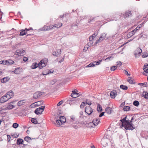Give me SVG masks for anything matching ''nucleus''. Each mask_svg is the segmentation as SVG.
I'll return each mask as SVG.
<instances>
[{"mask_svg":"<svg viewBox=\"0 0 148 148\" xmlns=\"http://www.w3.org/2000/svg\"><path fill=\"white\" fill-rule=\"evenodd\" d=\"M130 117H132V116L127 115L125 118L120 120V121L122 123V125L121 126L124 127V126L125 125H127V124H129V121L130 120L129 119H130Z\"/></svg>","mask_w":148,"mask_h":148,"instance_id":"1","label":"nucleus"},{"mask_svg":"<svg viewBox=\"0 0 148 148\" xmlns=\"http://www.w3.org/2000/svg\"><path fill=\"white\" fill-rule=\"evenodd\" d=\"M131 117V119L129 121V123L127 124V125H125L124 126V128L126 130H132L135 128L134 125L132 123L134 120L133 118L132 117Z\"/></svg>","mask_w":148,"mask_h":148,"instance_id":"2","label":"nucleus"},{"mask_svg":"<svg viewBox=\"0 0 148 148\" xmlns=\"http://www.w3.org/2000/svg\"><path fill=\"white\" fill-rule=\"evenodd\" d=\"M45 108V106H42L40 107L37 108L34 111V112L36 114H41Z\"/></svg>","mask_w":148,"mask_h":148,"instance_id":"3","label":"nucleus"},{"mask_svg":"<svg viewBox=\"0 0 148 148\" xmlns=\"http://www.w3.org/2000/svg\"><path fill=\"white\" fill-rule=\"evenodd\" d=\"M85 112L86 113H87L88 115H90L93 112V110L90 106L86 107L85 109Z\"/></svg>","mask_w":148,"mask_h":148,"instance_id":"4","label":"nucleus"},{"mask_svg":"<svg viewBox=\"0 0 148 148\" xmlns=\"http://www.w3.org/2000/svg\"><path fill=\"white\" fill-rule=\"evenodd\" d=\"M43 92L40 91H37L34 93L33 95V97L34 99H36L40 97L42 95Z\"/></svg>","mask_w":148,"mask_h":148,"instance_id":"5","label":"nucleus"},{"mask_svg":"<svg viewBox=\"0 0 148 148\" xmlns=\"http://www.w3.org/2000/svg\"><path fill=\"white\" fill-rule=\"evenodd\" d=\"M9 99L7 97V96L5 94L4 96L1 97L0 99V103H3L5 102L8 101Z\"/></svg>","mask_w":148,"mask_h":148,"instance_id":"6","label":"nucleus"},{"mask_svg":"<svg viewBox=\"0 0 148 148\" xmlns=\"http://www.w3.org/2000/svg\"><path fill=\"white\" fill-rule=\"evenodd\" d=\"M46 62L43 60H41L39 64V68L40 69H42L46 65Z\"/></svg>","mask_w":148,"mask_h":148,"instance_id":"7","label":"nucleus"},{"mask_svg":"<svg viewBox=\"0 0 148 148\" xmlns=\"http://www.w3.org/2000/svg\"><path fill=\"white\" fill-rule=\"evenodd\" d=\"M5 95L7 96L8 99H10L14 96V93L11 90L8 92Z\"/></svg>","mask_w":148,"mask_h":148,"instance_id":"8","label":"nucleus"},{"mask_svg":"<svg viewBox=\"0 0 148 148\" xmlns=\"http://www.w3.org/2000/svg\"><path fill=\"white\" fill-rule=\"evenodd\" d=\"M142 52L141 49L140 48H138L136 50V52L135 53V56L136 58H137L140 56Z\"/></svg>","mask_w":148,"mask_h":148,"instance_id":"9","label":"nucleus"},{"mask_svg":"<svg viewBox=\"0 0 148 148\" xmlns=\"http://www.w3.org/2000/svg\"><path fill=\"white\" fill-rule=\"evenodd\" d=\"M117 95V92L116 90L112 91L110 93V96L111 98H114Z\"/></svg>","mask_w":148,"mask_h":148,"instance_id":"10","label":"nucleus"},{"mask_svg":"<svg viewBox=\"0 0 148 148\" xmlns=\"http://www.w3.org/2000/svg\"><path fill=\"white\" fill-rule=\"evenodd\" d=\"M99 122L100 121L99 120V119H96L95 120H93L92 122H90V124H92L93 123V124H94L96 126L99 124Z\"/></svg>","mask_w":148,"mask_h":148,"instance_id":"11","label":"nucleus"},{"mask_svg":"<svg viewBox=\"0 0 148 148\" xmlns=\"http://www.w3.org/2000/svg\"><path fill=\"white\" fill-rule=\"evenodd\" d=\"M21 51H23V49H20L16 50L15 53V55L18 56H22Z\"/></svg>","mask_w":148,"mask_h":148,"instance_id":"12","label":"nucleus"},{"mask_svg":"<svg viewBox=\"0 0 148 148\" xmlns=\"http://www.w3.org/2000/svg\"><path fill=\"white\" fill-rule=\"evenodd\" d=\"M127 81L131 84H134L135 83V80L132 77H128L127 79Z\"/></svg>","mask_w":148,"mask_h":148,"instance_id":"13","label":"nucleus"},{"mask_svg":"<svg viewBox=\"0 0 148 148\" xmlns=\"http://www.w3.org/2000/svg\"><path fill=\"white\" fill-rule=\"evenodd\" d=\"M39 64H38L36 62H34L32 65L31 66V68L32 69H35L37 67H39Z\"/></svg>","mask_w":148,"mask_h":148,"instance_id":"14","label":"nucleus"},{"mask_svg":"<svg viewBox=\"0 0 148 148\" xmlns=\"http://www.w3.org/2000/svg\"><path fill=\"white\" fill-rule=\"evenodd\" d=\"M23 140L21 138H18L17 139L16 141V144L17 145H19L21 144H23L24 143Z\"/></svg>","mask_w":148,"mask_h":148,"instance_id":"15","label":"nucleus"},{"mask_svg":"<svg viewBox=\"0 0 148 148\" xmlns=\"http://www.w3.org/2000/svg\"><path fill=\"white\" fill-rule=\"evenodd\" d=\"M131 15L132 13H131V11H129L128 12H126L125 13V14L123 15V16L124 18H126L129 17Z\"/></svg>","mask_w":148,"mask_h":148,"instance_id":"16","label":"nucleus"},{"mask_svg":"<svg viewBox=\"0 0 148 148\" xmlns=\"http://www.w3.org/2000/svg\"><path fill=\"white\" fill-rule=\"evenodd\" d=\"M10 79V78L8 77H4L1 79V82L3 83H5L8 81Z\"/></svg>","mask_w":148,"mask_h":148,"instance_id":"17","label":"nucleus"},{"mask_svg":"<svg viewBox=\"0 0 148 148\" xmlns=\"http://www.w3.org/2000/svg\"><path fill=\"white\" fill-rule=\"evenodd\" d=\"M111 134V132L110 131L108 130L106 132L104 137L106 136V138H109Z\"/></svg>","mask_w":148,"mask_h":148,"instance_id":"18","label":"nucleus"},{"mask_svg":"<svg viewBox=\"0 0 148 148\" xmlns=\"http://www.w3.org/2000/svg\"><path fill=\"white\" fill-rule=\"evenodd\" d=\"M79 95V94L78 93L73 92L71 94V96L73 98H76Z\"/></svg>","mask_w":148,"mask_h":148,"instance_id":"19","label":"nucleus"},{"mask_svg":"<svg viewBox=\"0 0 148 148\" xmlns=\"http://www.w3.org/2000/svg\"><path fill=\"white\" fill-rule=\"evenodd\" d=\"M59 119L62 121V122H63V123L66 122V118L64 116H60L59 117Z\"/></svg>","mask_w":148,"mask_h":148,"instance_id":"20","label":"nucleus"},{"mask_svg":"<svg viewBox=\"0 0 148 148\" xmlns=\"http://www.w3.org/2000/svg\"><path fill=\"white\" fill-rule=\"evenodd\" d=\"M35 138H32V139L29 136H26L24 138V139L27 142L29 143L30 141V140L32 139H34Z\"/></svg>","mask_w":148,"mask_h":148,"instance_id":"21","label":"nucleus"},{"mask_svg":"<svg viewBox=\"0 0 148 148\" xmlns=\"http://www.w3.org/2000/svg\"><path fill=\"white\" fill-rule=\"evenodd\" d=\"M111 108L109 107H107L105 111L106 113L110 114L111 113Z\"/></svg>","mask_w":148,"mask_h":148,"instance_id":"22","label":"nucleus"},{"mask_svg":"<svg viewBox=\"0 0 148 148\" xmlns=\"http://www.w3.org/2000/svg\"><path fill=\"white\" fill-rule=\"evenodd\" d=\"M13 72L15 74H19L20 72V68H16L15 70Z\"/></svg>","mask_w":148,"mask_h":148,"instance_id":"23","label":"nucleus"},{"mask_svg":"<svg viewBox=\"0 0 148 148\" xmlns=\"http://www.w3.org/2000/svg\"><path fill=\"white\" fill-rule=\"evenodd\" d=\"M97 110L98 112H100L102 111V107L99 104L97 105Z\"/></svg>","mask_w":148,"mask_h":148,"instance_id":"24","label":"nucleus"},{"mask_svg":"<svg viewBox=\"0 0 148 148\" xmlns=\"http://www.w3.org/2000/svg\"><path fill=\"white\" fill-rule=\"evenodd\" d=\"M8 63L7 65L12 64L14 63V61L12 60H6Z\"/></svg>","mask_w":148,"mask_h":148,"instance_id":"25","label":"nucleus"},{"mask_svg":"<svg viewBox=\"0 0 148 148\" xmlns=\"http://www.w3.org/2000/svg\"><path fill=\"white\" fill-rule=\"evenodd\" d=\"M62 25V23H58L57 24H55L53 26L54 27L58 28L60 27Z\"/></svg>","mask_w":148,"mask_h":148,"instance_id":"26","label":"nucleus"},{"mask_svg":"<svg viewBox=\"0 0 148 148\" xmlns=\"http://www.w3.org/2000/svg\"><path fill=\"white\" fill-rule=\"evenodd\" d=\"M120 88L124 90H127L128 89V87L127 86H125L123 85H121L120 86Z\"/></svg>","mask_w":148,"mask_h":148,"instance_id":"27","label":"nucleus"},{"mask_svg":"<svg viewBox=\"0 0 148 148\" xmlns=\"http://www.w3.org/2000/svg\"><path fill=\"white\" fill-rule=\"evenodd\" d=\"M143 69L145 72H147L148 71V64H145Z\"/></svg>","mask_w":148,"mask_h":148,"instance_id":"28","label":"nucleus"},{"mask_svg":"<svg viewBox=\"0 0 148 148\" xmlns=\"http://www.w3.org/2000/svg\"><path fill=\"white\" fill-rule=\"evenodd\" d=\"M35 103H36V105L37 106H40L42 105V104L43 103V101L41 100V101H37V102H36Z\"/></svg>","mask_w":148,"mask_h":148,"instance_id":"29","label":"nucleus"},{"mask_svg":"<svg viewBox=\"0 0 148 148\" xmlns=\"http://www.w3.org/2000/svg\"><path fill=\"white\" fill-rule=\"evenodd\" d=\"M113 58L112 57H108L106 58H105L104 57L102 58V60H105L106 61H108L111 60H112Z\"/></svg>","mask_w":148,"mask_h":148,"instance_id":"30","label":"nucleus"},{"mask_svg":"<svg viewBox=\"0 0 148 148\" xmlns=\"http://www.w3.org/2000/svg\"><path fill=\"white\" fill-rule=\"evenodd\" d=\"M21 32L20 34V36H24L27 34L26 32H25V30H24V29H21Z\"/></svg>","mask_w":148,"mask_h":148,"instance_id":"31","label":"nucleus"},{"mask_svg":"<svg viewBox=\"0 0 148 148\" xmlns=\"http://www.w3.org/2000/svg\"><path fill=\"white\" fill-rule=\"evenodd\" d=\"M31 121L32 122V123L35 124H36L38 123V121L36 120V119H35L34 118H32L31 119Z\"/></svg>","mask_w":148,"mask_h":148,"instance_id":"32","label":"nucleus"},{"mask_svg":"<svg viewBox=\"0 0 148 148\" xmlns=\"http://www.w3.org/2000/svg\"><path fill=\"white\" fill-rule=\"evenodd\" d=\"M133 104L135 106L138 107L139 105V103L138 101L135 100L133 102Z\"/></svg>","mask_w":148,"mask_h":148,"instance_id":"33","label":"nucleus"},{"mask_svg":"<svg viewBox=\"0 0 148 148\" xmlns=\"http://www.w3.org/2000/svg\"><path fill=\"white\" fill-rule=\"evenodd\" d=\"M134 34L132 32H129L128 34L127 35V37L128 38H129L132 36L133 35H134Z\"/></svg>","mask_w":148,"mask_h":148,"instance_id":"34","label":"nucleus"},{"mask_svg":"<svg viewBox=\"0 0 148 148\" xmlns=\"http://www.w3.org/2000/svg\"><path fill=\"white\" fill-rule=\"evenodd\" d=\"M71 120L70 121H69V123L70 124H72L71 123H72L73 121H74L75 120V118L74 116H71Z\"/></svg>","mask_w":148,"mask_h":148,"instance_id":"35","label":"nucleus"},{"mask_svg":"<svg viewBox=\"0 0 148 148\" xmlns=\"http://www.w3.org/2000/svg\"><path fill=\"white\" fill-rule=\"evenodd\" d=\"M42 31H46L49 30V28L48 26H45L42 29Z\"/></svg>","mask_w":148,"mask_h":148,"instance_id":"36","label":"nucleus"},{"mask_svg":"<svg viewBox=\"0 0 148 148\" xmlns=\"http://www.w3.org/2000/svg\"><path fill=\"white\" fill-rule=\"evenodd\" d=\"M94 66H95V64H94V62H93L92 63H91L88 65L86 66V67H93Z\"/></svg>","mask_w":148,"mask_h":148,"instance_id":"37","label":"nucleus"},{"mask_svg":"<svg viewBox=\"0 0 148 148\" xmlns=\"http://www.w3.org/2000/svg\"><path fill=\"white\" fill-rule=\"evenodd\" d=\"M14 107V106L11 104H9L7 107V109L8 110H10Z\"/></svg>","mask_w":148,"mask_h":148,"instance_id":"38","label":"nucleus"},{"mask_svg":"<svg viewBox=\"0 0 148 148\" xmlns=\"http://www.w3.org/2000/svg\"><path fill=\"white\" fill-rule=\"evenodd\" d=\"M130 107L128 106H124L123 108V110L124 111H127L130 110Z\"/></svg>","mask_w":148,"mask_h":148,"instance_id":"39","label":"nucleus"},{"mask_svg":"<svg viewBox=\"0 0 148 148\" xmlns=\"http://www.w3.org/2000/svg\"><path fill=\"white\" fill-rule=\"evenodd\" d=\"M56 122L58 125L59 126L61 125L63 123V122H62V121L60 119L57 120Z\"/></svg>","mask_w":148,"mask_h":148,"instance_id":"40","label":"nucleus"},{"mask_svg":"<svg viewBox=\"0 0 148 148\" xmlns=\"http://www.w3.org/2000/svg\"><path fill=\"white\" fill-rule=\"evenodd\" d=\"M142 96L145 99H148V93L146 92L145 94H143Z\"/></svg>","mask_w":148,"mask_h":148,"instance_id":"41","label":"nucleus"},{"mask_svg":"<svg viewBox=\"0 0 148 148\" xmlns=\"http://www.w3.org/2000/svg\"><path fill=\"white\" fill-rule=\"evenodd\" d=\"M102 62V60H99L97 62H94V64H95V66L96 65H99L100 64L101 62Z\"/></svg>","mask_w":148,"mask_h":148,"instance_id":"42","label":"nucleus"},{"mask_svg":"<svg viewBox=\"0 0 148 148\" xmlns=\"http://www.w3.org/2000/svg\"><path fill=\"white\" fill-rule=\"evenodd\" d=\"M24 102H23V101H19L17 103V105L18 106H20L21 105H23Z\"/></svg>","mask_w":148,"mask_h":148,"instance_id":"43","label":"nucleus"},{"mask_svg":"<svg viewBox=\"0 0 148 148\" xmlns=\"http://www.w3.org/2000/svg\"><path fill=\"white\" fill-rule=\"evenodd\" d=\"M3 13L0 10V20L1 21V23H3L4 22V21H3L2 20H1L2 17L3 15Z\"/></svg>","mask_w":148,"mask_h":148,"instance_id":"44","label":"nucleus"},{"mask_svg":"<svg viewBox=\"0 0 148 148\" xmlns=\"http://www.w3.org/2000/svg\"><path fill=\"white\" fill-rule=\"evenodd\" d=\"M18 126V124L16 123H14L12 125V127L15 128H17Z\"/></svg>","mask_w":148,"mask_h":148,"instance_id":"45","label":"nucleus"},{"mask_svg":"<svg viewBox=\"0 0 148 148\" xmlns=\"http://www.w3.org/2000/svg\"><path fill=\"white\" fill-rule=\"evenodd\" d=\"M86 103L84 102H82L80 106L81 108H83L85 106H86Z\"/></svg>","mask_w":148,"mask_h":148,"instance_id":"46","label":"nucleus"},{"mask_svg":"<svg viewBox=\"0 0 148 148\" xmlns=\"http://www.w3.org/2000/svg\"><path fill=\"white\" fill-rule=\"evenodd\" d=\"M75 98H70L69 99L67 100V101L69 103H70V101H75Z\"/></svg>","mask_w":148,"mask_h":148,"instance_id":"47","label":"nucleus"},{"mask_svg":"<svg viewBox=\"0 0 148 148\" xmlns=\"http://www.w3.org/2000/svg\"><path fill=\"white\" fill-rule=\"evenodd\" d=\"M86 104H88V105H90L91 104V103L90 101L88 100V99H86Z\"/></svg>","mask_w":148,"mask_h":148,"instance_id":"48","label":"nucleus"},{"mask_svg":"<svg viewBox=\"0 0 148 148\" xmlns=\"http://www.w3.org/2000/svg\"><path fill=\"white\" fill-rule=\"evenodd\" d=\"M116 66H114L111 67L110 68V69L111 71H114L116 69Z\"/></svg>","mask_w":148,"mask_h":148,"instance_id":"49","label":"nucleus"},{"mask_svg":"<svg viewBox=\"0 0 148 148\" xmlns=\"http://www.w3.org/2000/svg\"><path fill=\"white\" fill-rule=\"evenodd\" d=\"M147 84V82H144L143 83H139L138 84V85L141 86H146Z\"/></svg>","mask_w":148,"mask_h":148,"instance_id":"50","label":"nucleus"},{"mask_svg":"<svg viewBox=\"0 0 148 148\" xmlns=\"http://www.w3.org/2000/svg\"><path fill=\"white\" fill-rule=\"evenodd\" d=\"M148 56V53L146 52H145L144 54L142 55V57L143 58H146V57H147Z\"/></svg>","mask_w":148,"mask_h":148,"instance_id":"51","label":"nucleus"},{"mask_svg":"<svg viewBox=\"0 0 148 148\" xmlns=\"http://www.w3.org/2000/svg\"><path fill=\"white\" fill-rule=\"evenodd\" d=\"M7 60H4L2 62V64L7 65L8 63H7Z\"/></svg>","mask_w":148,"mask_h":148,"instance_id":"52","label":"nucleus"},{"mask_svg":"<svg viewBox=\"0 0 148 148\" xmlns=\"http://www.w3.org/2000/svg\"><path fill=\"white\" fill-rule=\"evenodd\" d=\"M95 18H92V19H89L88 20V23H91V22H93L95 21Z\"/></svg>","mask_w":148,"mask_h":148,"instance_id":"53","label":"nucleus"},{"mask_svg":"<svg viewBox=\"0 0 148 148\" xmlns=\"http://www.w3.org/2000/svg\"><path fill=\"white\" fill-rule=\"evenodd\" d=\"M93 42L92 40L90 41V42L88 43L87 45L89 46H90L93 44Z\"/></svg>","mask_w":148,"mask_h":148,"instance_id":"54","label":"nucleus"},{"mask_svg":"<svg viewBox=\"0 0 148 148\" xmlns=\"http://www.w3.org/2000/svg\"><path fill=\"white\" fill-rule=\"evenodd\" d=\"M52 54L54 56H57L58 55V53H57V52H56V51L53 52Z\"/></svg>","mask_w":148,"mask_h":148,"instance_id":"55","label":"nucleus"},{"mask_svg":"<svg viewBox=\"0 0 148 148\" xmlns=\"http://www.w3.org/2000/svg\"><path fill=\"white\" fill-rule=\"evenodd\" d=\"M49 28V30L53 29L54 28V26L53 25H51L48 26Z\"/></svg>","mask_w":148,"mask_h":148,"instance_id":"56","label":"nucleus"},{"mask_svg":"<svg viewBox=\"0 0 148 148\" xmlns=\"http://www.w3.org/2000/svg\"><path fill=\"white\" fill-rule=\"evenodd\" d=\"M28 60V58L27 57H24L23 58V60L25 62H26Z\"/></svg>","mask_w":148,"mask_h":148,"instance_id":"57","label":"nucleus"},{"mask_svg":"<svg viewBox=\"0 0 148 148\" xmlns=\"http://www.w3.org/2000/svg\"><path fill=\"white\" fill-rule=\"evenodd\" d=\"M106 34L105 33L102 34V40L104 39L106 37Z\"/></svg>","mask_w":148,"mask_h":148,"instance_id":"58","label":"nucleus"},{"mask_svg":"<svg viewBox=\"0 0 148 148\" xmlns=\"http://www.w3.org/2000/svg\"><path fill=\"white\" fill-rule=\"evenodd\" d=\"M117 66H120L121 65V62L120 61L118 62H117Z\"/></svg>","mask_w":148,"mask_h":148,"instance_id":"59","label":"nucleus"},{"mask_svg":"<svg viewBox=\"0 0 148 148\" xmlns=\"http://www.w3.org/2000/svg\"><path fill=\"white\" fill-rule=\"evenodd\" d=\"M62 101H60L59 103H58L57 104V105L58 106H60V105H61L62 103Z\"/></svg>","mask_w":148,"mask_h":148,"instance_id":"60","label":"nucleus"},{"mask_svg":"<svg viewBox=\"0 0 148 148\" xmlns=\"http://www.w3.org/2000/svg\"><path fill=\"white\" fill-rule=\"evenodd\" d=\"M13 137L15 138H17L18 136V135H17L16 134H14L12 135Z\"/></svg>","mask_w":148,"mask_h":148,"instance_id":"61","label":"nucleus"},{"mask_svg":"<svg viewBox=\"0 0 148 148\" xmlns=\"http://www.w3.org/2000/svg\"><path fill=\"white\" fill-rule=\"evenodd\" d=\"M125 105V102H123L121 103V104L120 105V107H123Z\"/></svg>","mask_w":148,"mask_h":148,"instance_id":"62","label":"nucleus"},{"mask_svg":"<svg viewBox=\"0 0 148 148\" xmlns=\"http://www.w3.org/2000/svg\"><path fill=\"white\" fill-rule=\"evenodd\" d=\"M127 75H130V74L128 73V72L126 70H125L124 72Z\"/></svg>","mask_w":148,"mask_h":148,"instance_id":"63","label":"nucleus"},{"mask_svg":"<svg viewBox=\"0 0 148 148\" xmlns=\"http://www.w3.org/2000/svg\"><path fill=\"white\" fill-rule=\"evenodd\" d=\"M57 53H58V55L59 54H60L61 53V50L60 49H58V50L57 51Z\"/></svg>","mask_w":148,"mask_h":148,"instance_id":"64","label":"nucleus"}]
</instances>
